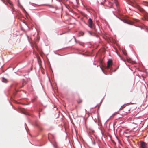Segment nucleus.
<instances>
[{"label": "nucleus", "mask_w": 148, "mask_h": 148, "mask_svg": "<svg viewBox=\"0 0 148 148\" xmlns=\"http://www.w3.org/2000/svg\"><path fill=\"white\" fill-rule=\"evenodd\" d=\"M89 26L91 28H94V26L93 25L92 20L91 18H89L88 20Z\"/></svg>", "instance_id": "nucleus-1"}, {"label": "nucleus", "mask_w": 148, "mask_h": 148, "mask_svg": "<svg viewBox=\"0 0 148 148\" xmlns=\"http://www.w3.org/2000/svg\"><path fill=\"white\" fill-rule=\"evenodd\" d=\"M140 143V148H147L146 143L143 141H141Z\"/></svg>", "instance_id": "nucleus-2"}, {"label": "nucleus", "mask_w": 148, "mask_h": 148, "mask_svg": "<svg viewBox=\"0 0 148 148\" xmlns=\"http://www.w3.org/2000/svg\"><path fill=\"white\" fill-rule=\"evenodd\" d=\"M112 60H109L107 62V68L109 69L112 65Z\"/></svg>", "instance_id": "nucleus-3"}, {"label": "nucleus", "mask_w": 148, "mask_h": 148, "mask_svg": "<svg viewBox=\"0 0 148 148\" xmlns=\"http://www.w3.org/2000/svg\"><path fill=\"white\" fill-rule=\"evenodd\" d=\"M137 8L139 11L142 13H145L146 12L145 10L143 8L139 6H137Z\"/></svg>", "instance_id": "nucleus-4"}, {"label": "nucleus", "mask_w": 148, "mask_h": 148, "mask_svg": "<svg viewBox=\"0 0 148 148\" xmlns=\"http://www.w3.org/2000/svg\"><path fill=\"white\" fill-rule=\"evenodd\" d=\"M130 107H126L124 110V111L125 112V113H124V114L126 115L127 114L130 113Z\"/></svg>", "instance_id": "nucleus-5"}, {"label": "nucleus", "mask_w": 148, "mask_h": 148, "mask_svg": "<svg viewBox=\"0 0 148 148\" xmlns=\"http://www.w3.org/2000/svg\"><path fill=\"white\" fill-rule=\"evenodd\" d=\"M34 125L35 126L39 127L40 130H42L41 128H40V123L39 122L37 121L36 122Z\"/></svg>", "instance_id": "nucleus-6"}, {"label": "nucleus", "mask_w": 148, "mask_h": 148, "mask_svg": "<svg viewBox=\"0 0 148 148\" xmlns=\"http://www.w3.org/2000/svg\"><path fill=\"white\" fill-rule=\"evenodd\" d=\"M125 23H127L129 24H130L131 25H133V23L132 21H130L125 20L124 21Z\"/></svg>", "instance_id": "nucleus-7"}, {"label": "nucleus", "mask_w": 148, "mask_h": 148, "mask_svg": "<svg viewBox=\"0 0 148 148\" xmlns=\"http://www.w3.org/2000/svg\"><path fill=\"white\" fill-rule=\"evenodd\" d=\"M142 4L148 7V2L144 1L143 2Z\"/></svg>", "instance_id": "nucleus-8"}, {"label": "nucleus", "mask_w": 148, "mask_h": 148, "mask_svg": "<svg viewBox=\"0 0 148 148\" xmlns=\"http://www.w3.org/2000/svg\"><path fill=\"white\" fill-rule=\"evenodd\" d=\"M113 6L112 3L109 2V4L107 6L109 8H112Z\"/></svg>", "instance_id": "nucleus-9"}, {"label": "nucleus", "mask_w": 148, "mask_h": 148, "mask_svg": "<svg viewBox=\"0 0 148 148\" xmlns=\"http://www.w3.org/2000/svg\"><path fill=\"white\" fill-rule=\"evenodd\" d=\"M2 81L3 82L5 83H6L7 82V79L4 77L3 78Z\"/></svg>", "instance_id": "nucleus-10"}, {"label": "nucleus", "mask_w": 148, "mask_h": 148, "mask_svg": "<svg viewBox=\"0 0 148 148\" xmlns=\"http://www.w3.org/2000/svg\"><path fill=\"white\" fill-rule=\"evenodd\" d=\"M77 102L78 103H80L82 102V100L81 99H79L77 100Z\"/></svg>", "instance_id": "nucleus-11"}, {"label": "nucleus", "mask_w": 148, "mask_h": 148, "mask_svg": "<svg viewBox=\"0 0 148 148\" xmlns=\"http://www.w3.org/2000/svg\"><path fill=\"white\" fill-rule=\"evenodd\" d=\"M114 3L116 5L117 7H118V3L117 1L116 0H114Z\"/></svg>", "instance_id": "nucleus-12"}, {"label": "nucleus", "mask_w": 148, "mask_h": 148, "mask_svg": "<svg viewBox=\"0 0 148 148\" xmlns=\"http://www.w3.org/2000/svg\"><path fill=\"white\" fill-rule=\"evenodd\" d=\"M125 108V105H123V106H122L121 107V108H120L119 109V110H123L124 108Z\"/></svg>", "instance_id": "nucleus-13"}, {"label": "nucleus", "mask_w": 148, "mask_h": 148, "mask_svg": "<svg viewBox=\"0 0 148 148\" xmlns=\"http://www.w3.org/2000/svg\"><path fill=\"white\" fill-rule=\"evenodd\" d=\"M37 39L39 40V36H37Z\"/></svg>", "instance_id": "nucleus-14"}, {"label": "nucleus", "mask_w": 148, "mask_h": 148, "mask_svg": "<svg viewBox=\"0 0 148 148\" xmlns=\"http://www.w3.org/2000/svg\"><path fill=\"white\" fill-rule=\"evenodd\" d=\"M80 33L83 36V35L84 33L83 32H81Z\"/></svg>", "instance_id": "nucleus-15"}, {"label": "nucleus", "mask_w": 148, "mask_h": 148, "mask_svg": "<svg viewBox=\"0 0 148 148\" xmlns=\"http://www.w3.org/2000/svg\"><path fill=\"white\" fill-rule=\"evenodd\" d=\"M123 53L125 55H126L127 54L125 52H123Z\"/></svg>", "instance_id": "nucleus-16"}, {"label": "nucleus", "mask_w": 148, "mask_h": 148, "mask_svg": "<svg viewBox=\"0 0 148 148\" xmlns=\"http://www.w3.org/2000/svg\"><path fill=\"white\" fill-rule=\"evenodd\" d=\"M36 98H35L32 100V101H34L35 100H36Z\"/></svg>", "instance_id": "nucleus-17"}, {"label": "nucleus", "mask_w": 148, "mask_h": 148, "mask_svg": "<svg viewBox=\"0 0 148 148\" xmlns=\"http://www.w3.org/2000/svg\"><path fill=\"white\" fill-rule=\"evenodd\" d=\"M127 61H128V62H130V60H128V59H127Z\"/></svg>", "instance_id": "nucleus-18"}, {"label": "nucleus", "mask_w": 148, "mask_h": 148, "mask_svg": "<svg viewBox=\"0 0 148 148\" xmlns=\"http://www.w3.org/2000/svg\"><path fill=\"white\" fill-rule=\"evenodd\" d=\"M74 38L75 41L76 42V39L75 38V37H74Z\"/></svg>", "instance_id": "nucleus-19"}, {"label": "nucleus", "mask_w": 148, "mask_h": 148, "mask_svg": "<svg viewBox=\"0 0 148 148\" xmlns=\"http://www.w3.org/2000/svg\"><path fill=\"white\" fill-rule=\"evenodd\" d=\"M10 4L11 5H12V4L11 3H10Z\"/></svg>", "instance_id": "nucleus-20"}, {"label": "nucleus", "mask_w": 148, "mask_h": 148, "mask_svg": "<svg viewBox=\"0 0 148 148\" xmlns=\"http://www.w3.org/2000/svg\"><path fill=\"white\" fill-rule=\"evenodd\" d=\"M100 68H101V69L102 70H103V69H102V68H101V66H100Z\"/></svg>", "instance_id": "nucleus-21"}, {"label": "nucleus", "mask_w": 148, "mask_h": 148, "mask_svg": "<svg viewBox=\"0 0 148 148\" xmlns=\"http://www.w3.org/2000/svg\"><path fill=\"white\" fill-rule=\"evenodd\" d=\"M23 85H23L22 86L20 87V88H22V87H23Z\"/></svg>", "instance_id": "nucleus-22"}]
</instances>
